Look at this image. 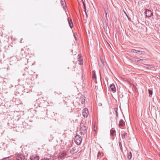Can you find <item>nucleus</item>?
Returning a JSON list of instances; mask_svg holds the SVG:
<instances>
[{"instance_id":"nucleus-1","label":"nucleus","mask_w":160,"mask_h":160,"mask_svg":"<svg viewBox=\"0 0 160 160\" xmlns=\"http://www.w3.org/2000/svg\"><path fill=\"white\" fill-rule=\"evenodd\" d=\"M80 134L83 135L87 132V128L85 125V122L84 121H82L80 124Z\"/></svg>"},{"instance_id":"nucleus-2","label":"nucleus","mask_w":160,"mask_h":160,"mask_svg":"<svg viewBox=\"0 0 160 160\" xmlns=\"http://www.w3.org/2000/svg\"><path fill=\"white\" fill-rule=\"evenodd\" d=\"M82 140V138L79 135H77L75 137V142L78 145H80L81 144Z\"/></svg>"},{"instance_id":"nucleus-3","label":"nucleus","mask_w":160,"mask_h":160,"mask_svg":"<svg viewBox=\"0 0 160 160\" xmlns=\"http://www.w3.org/2000/svg\"><path fill=\"white\" fill-rule=\"evenodd\" d=\"M65 99H64L63 101H65L67 105H68L71 107H72V106H74V103L72 101H71V100L69 99L68 98L65 97Z\"/></svg>"},{"instance_id":"nucleus-4","label":"nucleus","mask_w":160,"mask_h":160,"mask_svg":"<svg viewBox=\"0 0 160 160\" xmlns=\"http://www.w3.org/2000/svg\"><path fill=\"white\" fill-rule=\"evenodd\" d=\"M17 160H26L24 155L21 154H18L16 157Z\"/></svg>"},{"instance_id":"nucleus-5","label":"nucleus","mask_w":160,"mask_h":160,"mask_svg":"<svg viewBox=\"0 0 160 160\" xmlns=\"http://www.w3.org/2000/svg\"><path fill=\"white\" fill-rule=\"evenodd\" d=\"M88 111L87 108H84L83 110L82 115L84 118H87L88 116Z\"/></svg>"},{"instance_id":"nucleus-6","label":"nucleus","mask_w":160,"mask_h":160,"mask_svg":"<svg viewBox=\"0 0 160 160\" xmlns=\"http://www.w3.org/2000/svg\"><path fill=\"white\" fill-rule=\"evenodd\" d=\"M153 12L148 9H146L145 11V14L147 17H150L152 15Z\"/></svg>"},{"instance_id":"nucleus-7","label":"nucleus","mask_w":160,"mask_h":160,"mask_svg":"<svg viewBox=\"0 0 160 160\" xmlns=\"http://www.w3.org/2000/svg\"><path fill=\"white\" fill-rule=\"evenodd\" d=\"M78 64L80 65H82L83 64V60L82 57L81 55H78Z\"/></svg>"},{"instance_id":"nucleus-8","label":"nucleus","mask_w":160,"mask_h":160,"mask_svg":"<svg viewBox=\"0 0 160 160\" xmlns=\"http://www.w3.org/2000/svg\"><path fill=\"white\" fill-rule=\"evenodd\" d=\"M110 88L111 90L113 92H116V89L114 84H112L110 85Z\"/></svg>"},{"instance_id":"nucleus-9","label":"nucleus","mask_w":160,"mask_h":160,"mask_svg":"<svg viewBox=\"0 0 160 160\" xmlns=\"http://www.w3.org/2000/svg\"><path fill=\"white\" fill-rule=\"evenodd\" d=\"M132 52L135 53H138L139 54H142L143 52H144L143 51L138 50L135 49H132Z\"/></svg>"},{"instance_id":"nucleus-10","label":"nucleus","mask_w":160,"mask_h":160,"mask_svg":"<svg viewBox=\"0 0 160 160\" xmlns=\"http://www.w3.org/2000/svg\"><path fill=\"white\" fill-rule=\"evenodd\" d=\"M47 114L48 115L49 117H54L55 116V114L54 112L52 111L48 112L47 111Z\"/></svg>"},{"instance_id":"nucleus-11","label":"nucleus","mask_w":160,"mask_h":160,"mask_svg":"<svg viewBox=\"0 0 160 160\" xmlns=\"http://www.w3.org/2000/svg\"><path fill=\"white\" fill-rule=\"evenodd\" d=\"M30 159L31 160H39V157L38 156L34 155L31 157Z\"/></svg>"},{"instance_id":"nucleus-12","label":"nucleus","mask_w":160,"mask_h":160,"mask_svg":"<svg viewBox=\"0 0 160 160\" xmlns=\"http://www.w3.org/2000/svg\"><path fill=\"white\" fill-rule=\"evenodd\" d=\"M68 22L69 25L71 28H72L73 26V23L72 21V20L71 18H68Z\"/></svg>"},{"instance_id":"nucleus-13","label":"nucleus","mask_w":160,"mask_h":160,"mask_svg":"<svg viewBox=\"0 0 160 160\" xmlns=\"http://www.w3.org/2000/svg\"><path fill=\"white\" fill-rule=\"evenodd\" d=\"M125 125V122L122 119H121L119 121V126L120 127H122Z\"/></svg>"},{"instance_id":"nucleus-14","label":"nucleus","mask_w":160,"mask_h":160,"mask_svg":"<svg viewBox=\"0 0 160 160\" xmlns=\"http://www.w3.org/2000/svg\"><path fill=\"white\" fill-rule=\"evenodd\" d=\"M116 131L115 130L111 129L110 130V135L111 136H113L115 135Z\"/></svg>"},{"instance_id":"nucleus-15","label":"nucleus","mask_w":160,"mask_h":160,"mask_svg":"<svg viewBox=\"0 0 160 160\" xmlns=\"http://www.w3.org/2000/svg\"><path fill=\"white\" fill-rule=\"evenodd\" d=\"M144 67L148 69H151L153 68V66L152 65L147 64L145 65Z\"/></svg>"},{"instance_id":"nucleus-16","label":"nucleus","mask_w":160,"mask_h":160,"mask_svg":"<svg viewBox=\"0 0 160 160\" xmlns=\"http://www.w3.org/2000/svg\"><path fill=\"white\" fill-rule=\"evenodd\" d=\"M76 150V148H72L70 151V153L72 154L74 153V151Z\"/></svg>"},{"instance_id":"nucleus-17","label":"nucleus","mask_w":160,"mask_h":160,"mask_svg":"<svg viewBox=\"0 0 160 160\" xmlns=\"http://www.w3.org/2000/svg\"><path fill=\"white\" fill-rule=\"evenodd\" d=\"M82 3H83V6H84V11L85 12V13L86 14V16H87V14L86 6L85 5V3L84 2H83V1H82Z\"/></svg>"},{"instance_id":"nucleus-18","label":"nucleus","mask_w":160,"mask_h":160,"mask_svg":"<svg viewBox=\"0 0 160 160\" xmlns=\"http://www.w3.org/2000/svg\"><path fill=\"white\" fill-rule=\"evenodd\" d=\"M103 155V154L102 152H99L97 155V157L98 158H99L100 156H102Z\"/></svg>"},{"instance_id":"nucleus-19","label":"nucleus","mask_w":160,"mask_h":160,"mask_svg":"<svg viewBox=\"0 0 160 160\" xmlns=\"http://www.w3.org/2000/svg\"><path fill=\"white\" fill-rule=\"evenodd\" d=\"M66 155V153L65 152H64L61 155V157L62 158H64V157Z\"/></svg>"},{"instance_id":"nucleus-20","label":"nucleus","mask_w":160,"mask_h":160,"mask_svg":"<svg viewBox=\"0 0 160 160\" xmlns=\"http://www.w3.org/2000/svg\"><path fill=\"white\" fill-rule=\"evenodd\" d=\"M127 135V133H125L122 134V138L123 139H124L125 138V136Z\"/></svg>"},{"instance_id":"nucleus-21","label":"nucleus","mask_w":160,"mask_h":160,"mask_svg":"<svg viewBox=\"0 0 160 160\" xmlns=\"http://www.w3.org/2000/svg\"><path fill=\"white\" fill-rule=\"evenodd\" d=\"M74 38H75L76 41H78V38L77 37V34L74 33Z\"/></svg>"},{"instance_id":"nucleus-22","label":"nucleus","mask_w":160,"mask_h":160,"mask_svg":"<svg viewBox=\"0 0 160 160\" xmlns=\"http://www.w3.org/2000/svg\"><path fill=\"white\" fill-rule=\"evenodd\" d=\"M92 78L94 80H95L96 79V74H95V73L94 72H93Z\"/></svg>"},{"instance_id":"nucleus-23","label":"nucleus","mask_w":160,"mask_h":160,"mask_svg":"<svg viewBox=\"0 0 160 160\" xmlns=\"http://www.w3.org/2000/svg\"><path fill=\"white\" fill-rule=\"evenodd\" d=\"M117 110H118V108H115V111L116 112V117L117 118H118V112Z\"/></svg>"},{"instance_id":"nucleus-24","label":"nucleus","mask_w":160,"mask_h":160,"mask_svg":"<svg viewBox=\"0 0 160 160\" xmlns=\"http://www.w3.org/2000/svg\"><path fill=\"white\" fill-rule=\"evenodd\" d=\"M132 152H129V154L128 156V158L129 159H130L132 158Z\"/></svg>"},{"instance_id":"nucleus-25","label":"nucleus","mask_w":160,"mask_h":160,"mask_svg":"<svg viewBox=\"0 0 160 160\" xmlns=\"http://www.w3.org/2000/svg\"><path fill=\"white\" fill-rule=\"evenodd\" d=\"M64 3H65V1H63V0L61 1V4H62V5L63 6V7L66 5V4H65V5H64Z\"/></svg>"},{"instance_id":"nucleus-26","label":"nucleus","mask_w":160,"mask_h":160,"mask_svg":"<svg viewBox=\"0 0 160 160\" xmlns=\"http://www.w3.org/2000/svg\"><path fill=\"white\" fill-rule=\"evenodd\" d=\"M82 101L81 102L83 104L84 103L85 99L84 97L83 98L82 97Z\"/></svg>"},{"instance_id":"nucleus-27","label":"nucleus","mask_w":160,"mask_h":160,"mask_svg":"<svg viewBox=\"0 0 160 160\" xmlns=\"http://www.w3.org/2000/svg\"><path fill=\"white\" fill-rule=\"evenodd\" d=\"M148 92L150 95H152V91L151 90H148Z\"/></svg>"},{"instance_id":"nucleus-28","label":"nucleus","mask_w":160,"mask_h":160,"mask_svg":"<svg viewBox=\"0 0 160 160\" xmlns=\"http://www.w3.org/2000/svg\"><path fill=\"white\" fill-rule=\"evenodd\" d=\"M119 147H120V149L121 150H122V143L121 142H120L119 143Z\"/></svg>"},{"instance_id":"nucleus-29","label":"nucleus","mask_w":160,"mask_h":160,"mask_svg":"<svg viewBox=\"0 0 160 160\" xmlns=\"http://www.w3.org/2000/svg\"><path fill=\"white\" fill-rule=\"evenodd\" d=\"M143 61V59H140L139 60H137V62H142Z\"/></svg>"},{"instance_id":"nucleus-30","label":"nucleus","mask_w":160,"mask_h":160,"mask_svg":"<svg viewBox=\"0 0 160 160\" xmlns=\"http://www.w3.org/2000/svg\"><path fill=\"white\" fill-rule=\"evenodd\" d=\"M41 160H49V159L47 158H44L41 159Z\"/></svg>"},{"instance_id":"nucleus-31","label":"nucleus","mask_w":160,"mask_h":160,"mask_svg":"<svg viewBox=\"0 0 160 160\" xmlns=\"http://www.w3.org/2000/svg\"><path fill=\"white\" fill-rule=\"evenodd\" d=\"M2 160H9V159L8 158H7L3 159Z\"/></svg>"},{"instance_id":"nucleus-32","label":"nucleus","mask_w":160,"mask_h":160,"mask_svg":"<svg viewBox=\"0 0 160 160\" xmlns=\"http://www.w3.org/2000/svg\"><path fill=\"white\" fill-rule=\"evenodd\" d=\"M158 78H159V79H160V73H159V74H158Z\"/></svg>"},{"instance_id":"nucleus-33","label":"nucleus","mask_w":160,"mask_h":160,"mask_svg":"<svg viewBox=\"0 0 160 160\" xmlns=\"http://www.w3.org/2000/svg\"><path fill=\"white\" fill-rule=\"evenodd\" d=\"M107 15H108V16H109L108 14V12H106V17H107Z\"/></svg>"},{"instance_id":"nucleus-34","label":"nucleus","mask_w":160,"mask_h":160,"mask_svg":"<svg viewBox=\"0 0 160 160\" xmlns=\"http://www.w3.org/2000/svg\"><path fill=\"white\" fill-rule=\"evenodd\" d=\"M137 60H135V61L136 62H137Z\"/></svg>"},{"instance_id":"nucleus-35","label":"nucleus","mask_w":160,"mask_h":160,"mask_svg":"<svg viewBox=\"0 0 160 160\" xmlns=\"http://www.w3.org/2000/svg\"><path fill=\"white\" fill-rule=\"evenodd\" d=\"M126 15L127 16V17L128 18V16L126 14Z\"/></svg>"}]
</instances>
